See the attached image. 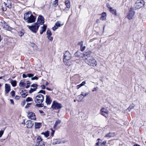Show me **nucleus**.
I'll list each match as a JSON object with an SVG mask.
<instances>
[{
    "label": "nucleus",
    "instance_id": "nucleus-17",
    "mask_svg": "<svg viewBox=\"0 0 146 146\" xmlns=\"http://www.w3.org/2000/svg\"><path fill=\"white\" fill-rule=\"evenodd\" d=\"M46 27V26L44 25H43L42 27H41V29L40 32V33L41 35H42L44 32L45 31Z\"/></svg>",
    "mask_w": 146,
    "mask_h": 146
},
{
    "label": "nucleus",
    "instance_id": "nucleus-49",
    "mask_svg": "<svg viewBox=\"0 0 146 146\" xmlns=\"http://www.w3.org/2000/svg\"><path fill=\"white\" fill-rule=\"evenodd\" d=\"M35 89H33L31 88L30 90L29 91V92L30 93H31L33 91H35Z\"/></svg>",
    "mask_w": 146,
    "mask_h": 146
},
{
    "label": "nucleus",
    "instance_id": "nucleus-50",
    "mask_svg": "<svg viewBox=\"0 0 146 146\" xmlns=\"http://www.w3.org/2000/svg\"><path fill=\"white\" fill-rule=\"evenodd\" d=\"M106 141H104L101 144L102 146H103V145H105V144L106 143Z\"/></svg>",
    "mask_w": 146,
    "mask_h": 146
},
{
    "label": "nucleus",
    "instance_id": "nucleus-8",
    "mask_svg": "<svg viewBox=\"0 0 146 146\" xmlns=\"http://www.w3.org/2000/svg\"><path fill=\"white\" fill-rule=\"evenodd\" d=\"M102 115L107 117L108 116L109 111L106 109L104 108H102L101 110Z\"/></svg>",
    "mask_w": 146,
    "mask_h": 146
},
{
    "label": "nucleus",
    "instance_id": "nucleus-64",
    "mask_svg": "<svg viewBox=\"0 0 146 146\" xmlns=\"http://www.w3.org/2000/svg\"><path fill=\"white\" fill-rule=\"evenodd\" d=\"M133 146H141L140 145H139L137 144H134Z\"/></svg>",
    "mask_w": 146,
    "mask_h": 146
},
{
    "label": "nucleus",
    "instance_id": "nucleus-27",
    "mask_svg": "<svg viewBox=\"0 0 146 146\" xmlns=\"http://www.w3.org/2000/svg\"><path fill=\"white\" fill-rule=\"evenodd\" d=\"M11 83L13 87H15L17 85V81L15 80H11Z\"/></svg>",
    "mask_w": 146,
    "mask_h": 146
},
{
    "label": "nucleus",
    "instance_id": "nucleus-7",
    "mask_svg": "<svg viewBox=\"0 0 146 146\" xmlns=\"http://www.w3.org/2000/svg\"><path fill=\"white\" fill-rule=\"evenodd\" d=\"M62 107L61 104L55 101H54L52 104L51 108L55 110H58L61 108Z\"/></svg>",
    "mask_w": 146,
    "mask_h": 146
},
{
    "label": "nucleus",
    "instance_id": "nucleus-3",
    "mask_svg": "<svg viewBox=\"0 0 146 146\" xmlns=\"http://www.w3.org/2000/svg\"><path fill=\"white\" fill-rule=\"evenodd\" d=\"M27 27L32 32L35 33L38 31L40 25L36 23L31 26L27 25Z\"/></svg>",
    "mask_w": 146,
    "mask_h": 146
},
{
    "label": "nucleus",
    "instance_id": "nucleus-47",
    "mask_svg": "<svg viewBox=\"0 0 146 146\" xmlns=\"http://www.w3.org/2000/svg\"><path fill=\"white\" fill-rule=\"evenodd\" d=\"M4 133L3 131H0V138L1 137Z\"/></svg>",
    "mask_w": 146,
    "mask_h": 146
},
{
    "label": "nucleus",
    "instance_id": "nucleus-51",
    "mask_svg": "<svg viewBox=\"0 0 146 146\" xmlns=\"http://www.w3.org/2000/svg\"><path fill=\"white\" fill-rule=\"evenodd\" d=\"M40 87L42 89H44L45 88V86L44 85H41Z\"/></svg>",
    "mask_w": 146,
    "mask_h": 146
},
{
    "label": "nucleus",
    "instance_id": "nucleus-22",
    "mask_svg": "<svg viewBox=\"0 0 146 146\" xmlns=\"http://www.w3.org/2000/svg\"><path fill=\"white\" fill-rule=\"evenodd\" d=\"M110 12H111L114 16L117 15L116 11L115 9H113L112 8L110 7Z\"/></svg>",
    "mask_w": 146,
    "mask_h": 146
},
{
    "label": "nucleus",
    "instance_id": "nucleus-25",
    "mask_svg": "<svg viewBox=\"0 0 146 146\" xmlns=\"http://www.w3.org/2000/svg\"><path fill=\"white\" fill-rule=\"evenodd\" d=\"M25 92L24 91L22 90L21 92H20L22 97L24 98H25L28 94L27 93Z\"/></svg>",
    "mask_w": 146,
    "mask_h": 146
},
{
    "label": "nucleus",
    "instance_id": "nucleus-44",
    "mask_svg": "<svg viewBox=\"0 0 146 146\" xmlns=\"http://www.w3.org/2000/svg\"><path fill=\"white\" fill-rule=\"evenodd\" d=\"M27 76L29 78H31L34 76V75L31 74H27Z\"/></svg>",
    "mask_w": 146,
    "mask_h": 146
},
{
    "label": "nucleus",
    "instance_id": "nucleus-13",
    "mask_svg": "<svg viewBox=\"0 0 146 146\" xmlns=\"http://www.w3.org/2000/svg\"><path fill=\"white\" fill-rule=\"evenodd\" d=\"M53 145H55L61 143L62 142L60 139H54L51 141Z\"/></svg>",
    "mask_w": 146,
    "mask_h": 146
},
{
    "label": "nucleus",
    "instance_id": "nucleus-33",
    "mask_svg": "<svg viewBox=\"0 0 146 146\" xmlns=\"http://www.w3.org/2000/svg\"><path fill=\"white\" fill-rule=\"evenodd\" d=\"M33 100L32 98L29 97H28L26 100V101L27 102L32 101Z\"/></svg>",
    "mask_w": 146,
    "mask_h": 146
},
{
    "label": "nucleus",
    "instance_id": "nucleus-23",
    "mask_svg": "<svg viewBox=\"0 0 146 146\" xmlns=\"http://www.w3.org/2000/svg\"><path fill=\"white\" fill-rule=\"evenodd\" d=\"M26 85V83H25L23 80H21L19 83V86L21 87H25Z\"/></svg>",
    "mask_w": 146,
    "mask_h": 146
},
{
    "label": "nucleus",
    "instance_id": "nucleus-14",
    "mask_svg": "<svg viewBox=\"0 0 146 146\" xmlns=\"http://www.w3.org/2000/svg\"><path fill=\"white\" fill-rule=\"evenodd\" d=\"M45 102L47 105H50L52 101L51 98L49 96L46 95V96Z\"/></svg>",
    "mask_w": 146,
    "mask_h": 146
},
{
    "label": "nucleus",
    "instance_id": "nucleus-56",
    "mask_svg": "<svg viewBox=\"0 0 146 146\" xmlns=\"http://www.w3.org/2000/svg\"><path fill=\"white\" fill-rule=\"evenodd\" d=\"M27 76V75H26L25 74H23V78H26Z\"/></svg>",
    "mask_w": 146,
    "mask_h": 146
},
{
    "label": "nucleus",
    "instance_id": "nucleus-26",
    "mask_svg": "<svg viewBox=\"0 0 146 146\" xmlns=\"http://www.w3.org/2000/svg\"><path fill=\"white\" fill-rule=\"evenodd\" d=\"M65 3L67 7L68 8H70V1L69 0H67L65 1Z\"/></svg>",
    "mask_w": 146,
    "mask_h": 146
},
{
    "label": "nucleus",
    "instance_id": "nucleus-32",
    "mask_svg": "<svg viewBox=\"0 0 146 146\" xmlns=\"http://www.w3.org/2000/svg\"><path fill=\"white\" fill-rule=\"evenodd\" d=\"M58 0H55L53 2V5L54 6L56 7L58 5Z\"/></svg>",
    "mask_w": 146,
    "mask_h": 146
},
{
    "label": "nucleus",
    "instance_id": "nucleus-19",
    "mask_svg": "<svg viewBox=\"0 0 146 146\" xmlns=\"http://www.w3.org/2000/svg\"><path fill=\"white\" fill-rule=\"evenodd\" d=\"M91 52L89 50L86 51V52L83 54V58L85 57L86 56L88 57L91 54Z\"/></svg>",
    "mask_w": 146,
    "mask_h": 146
},
{
    "label": "nucleus",
    "instance_id": "nucleus-48",
    "mask_svg": "<svg viewBox=\"0 0 146 146\" xmlns=\"http://www.w3.org/2000/svg\"><path fill=\"white\" fill-rule=\"evenodd\" d=\"M58 28L57 27H56V26L55 25L54 26V27H52V29L53 31H55Z\"/></svg>",
    "mask_w": 146,
    "mask_h": 146
},
{
    "label": "nucleus",
    "instance_id": "nucleus-61",
    "mask_svg": "<svg viewBox=\"0 0 146 146\" xmlns=\"http://www.w3.org/2000/svg\"><path fill=\"white\" fill-rule=\"evenodd\" d=\"M97 88H94V89L92 90L93 92H94L95 91H96L97 90Z\"/></svg>",
    "mask_w": 146,
    "mask_h": 146
},
{
    "label": "nucleus",
    "instance_id": "nucleus-6",
    "mask_svg": "<svg viewBox=\"0 0 146 146\" xmlns=\"http://www.w3.org/2000/svg\"><path fill=\"white\" fill-rule=\"evenodd\" d=\"M71 57V54L69 51H66L64 54V62L65 63H67V61L69 60Z\"/></svg>",
    "mask_w": 146,
    "mask_h": 146
},
{
    "label": "nucleus",
    "instance_id": "nucleus-16",
    "mask_svg": "<svg viewBox=\"0 0 146 146\" xmlns=\"http://www.w3.org/2000/svg\"><path fill=\"white\" fill-rule=\"evenodd\" d=\"M43 143V144H45V143L42 141L41 137L38 136L37 139L36 144H39L40 143Z\"/></svg>",
    "mask_w": 146,
    "mask_h": 146
},
{
    "label": "nucleus",
    "instance_id": "nucleus-28",
    "mask_svg": "<svg viewBox=\"0 0 146 146\" xmlns=\"http://www.w3.org/2000/svg\"><path fill=\"white\" fill-rule=\"evenodd\" d=\"M61 122V121L60 120H57L55 122V124L54 126V128H55L56 127V126L60 123Z\"/></svg>",
    "mask_w": 146,
    "mask_h": 146
},
{
    "label": "nucleus",
    "instance_id": "nucleus-37",
    "mask_svg": "<svg viewBox=\"0 0 146 146\" xmlns=\"http://www.w3.org/2000/svg\"><path fill=\"white\" fill-rule=\"evenodd\" d=\"M24 31H22L20 32L19 33V35L21 37L23 35H24Z\"/></svg>",
    "mask_w": 146,
    "mask_h": 146
},
{
    "label": "nucleus",
    "instance_id": "nucleus-18",
    "mask_svg": "<svg viewBox=\"0 0 146 146\" xmlns=\"http://www.w3.org/2000/svg\"><path fill=\"white\" fill-rule=\"evenodd\" d=\"M74 55L76 56L83 58V54L81 53V52L78 51H77L75 52Z\"/></svg>",
    "mask_w": 146,
    "mask_h": 146
},
{
    "label": "nucleus",
    "instance_id": "nucleus-53",
    "mask_svg": "<svg viewBox=\"0 0 146 146\" xmlns=\"http://www.w3.org/2000/svg\"><path fill=\"white\" fill-rule=\"evenodd\" d=\"M81 86H81V84H80L76 86V88L77 89H78Z\"/></svg>",
    "mask_w": 146,
    "mask_h": 146
},
{
    "label": "nucleus",
    "instance_id": "nucleus-42",
    "mask_svg": "<svg viewBox=\"0 0 146 146\" xmlns=\"http://www.w3.org/2000/svg\"><path fill=\"white\" fill-rule=\"evenodd\" d=\"M31 86L35 88V89L37 88V85L36 84H33L31 85Z\"/></svg>",
    "mask_w": 146,
    "mask_h": 146
},
{
    "label": "nucleus",
    "instance_id": "nucleus-41",
    "mask_svg": "<svg viewBox=\"0 0 146 146\" xmlns=\"http://www.w3.org/2000/svg\"><path fill=\"white\" fill-rule=\"evenodd\" d=\"M38 79V77L36 76H35V77H32L31 78V80H37Z\"/></svg>",
    "mask_w": 146,
    "mask_h": 146
},
{
    "label": "nucleus",
    "instance_id": "nucleus-2",
    "mask_svg": "<svg viewBox=\"0 0 146 146\" xmlns=\"http://www.w3.org/2000/svg\"><path fill=\"white\" fill-rule=\"evenodd\" d=\"M44 100V96L42 94H39L37 96L35 100V101L36 104L35 106L38 107H42L43 106V104L42 103Z\"/></svg>",
    "mask_w": 146,
    "mask_h": 146
},
{
    "label": "nucleus",
    "instance_id": "nucleus-54",
    "mask_svg": "<svg viewBox=\"0 0 146 146\" xmlns=\"http://www.w3.org/2000/svg\"><path fill=\"white\" fill-rule=\"evenodd\" d=\"M31 104L30 103H28L26 106L25 108H28L29 107L30 105Z\"/></svg>",
    "mask_w": 146,
    "mask_h": 146
},
{
    "label": "nucleus",
    "instance_id": "nucleus-45",
    "mask_svg": "<svg viewBox=\"0 0 146 146\" xmlns=\"http://www.w3.org/2000/svg\"><path fill=\"white\" fill-rule=\"evenodd\" d=\"M47 37L49 40H50V41L52 40L53 38L51 36H47Z\"/></svg>",
    "mask_w": 146,
    "mask_h": 146
},
{
    "label": "nucleus",
    "instance_id": "nucleus-29",
    "mask_svg": "<svg viewBox=\"0 0 146 146\" xmlns=\"http://www.w3.org/2000/svg\"><path fill=\"white\" fill-rule=\"evenodd\" d=\"M60 23L61 22L60 21H58L55 23V25L56 26V27L58 28V27H60L61 26Z\"/></svg>",
    "mask_w": 146,
    "mask_h": 146
},
{
    "label": "nucleus",
    "instance_id": "nucleus-59",
    "mask_svg": "<svg viewBox=\"0 0 146 146\" xmlns=\"http://www.w3.org/2000/svg\"><path fill=\"white\" fill-rule=\"evenodd\" d=\"M100 143L99 142V141H98V142H97L95 145L94 146H99V143Z\"/></svg>",
    "mask_w": 146,
    "mask_h": 146
},
{
    "label": "nucleus",
    "instance_id": "nucleus-1",
    "mask_svg": "<svg viewBox=\"0 0 146 146\" xmlns=\"http://www.w3.org/2000/svg\"><path fill=\"white\" fill-rule=\"evenodd\" d=\"M24 19L28 23H32L35 22L36 18L30 11H28L24 15Z\"/></svg>",
    "mask_w": 146,
    "mask_h": 146
},
{
    "label": "nucleus",
    "instance_id": "nucleus-34",
    "mask_svg": "<svg viewBox=\"0 0 146 146\" xmlns=\"http://www.w3.org/2000/svg\"><path fill=\"white\" fill-rule=\"evenodd\" d=\"M86 47L85 46H82L81 47H80V49L81 51H84L86 49Z\"/></svg>",
    "mask_w": 146,
    "mask_h": 146
},
{
    "label": "nucleus",
    "instance_id": "nucleus-20",
    "mask_svg": "<svg viewBox=\"0 0 146 146\" xmlns=\"http://www.w3.org/2000/svg\"><path fill=\"white\" fill-rule=\"evenodd\" d=\"M42 126L41 123L35 122V127L36 129H39Z\"/></svg>",
    "mask_w": 146,
    "mask_h": 146
},
{
    "label": "nucleus",
    "instance_id": "nucleus-52",
    "mask_svg": "<svg viewBox=\"0 0 146 146\" xmlns=\"http://www.w3.org/2000/svg\"><path fill=\"white\" fill-rule=\"evenodd\" d=\"M86 84V82L85 81H83V82L82 83L80 84L82 86H84Z\"/></svg>",
    "mask_w": 146,
    "mask_h": 146
},
{
    "label": "nucleus",
    "instance_id": "nucleus-9",
    "mask_svg": "<svg viewBox=\"0 0 146 146\" xmlns=\"http://www.w3.org/2000/svg\"><path fill=\"white\" fill-rule=\"evenodd\" d=\"M44 23V18L41 16H39L37 19V22L36 23L38 25H42Z\"/></svg>",
    "mask_w": 146,
    "mask_h": 146
},
{
    "label": "nucleus",
    "instance_id": "nucleus-4",
    "mask_svg": "<svg viewBox=\"0 0 146 146\" xmlns=\"http://www.w3.org/2000/svg\"><path fill=\"white\" fill-rule=\"evenodd\" d=\"M145 1L143 0H137L135 3V10L139 9L144 6Z\"/></svg>",
    "mask_w": 146,
    "mask_h": 146
},
{
    "label": "nucleus",
    "instance_id": "nucleus-10",
    "mask_svg": "<svg viewBox=\"0 0 146 146\" xmlns=\"http://www.w3.org/2000/svg\"><path fill=\"white\" fill-rule=\"evenodd\" d=\"M27 116L29 119L34 120H36V119L35 115L33 112L29 113L28 114Z\"/></svg>",
    "mask_w": 146,
    "mask_h": 146
},
{
    "label": "nucleus",
    "instance_id": "nucleus-24",
    "mask_svg": "<svg viewBox=\"0 0 146 146\" xmlns=\"http://www.w3.org/2000/svg\"><path fill=\"white\" fill-rule=\"evenodd\" d=\"M106 13L105 12L101 14V16L100 19L104 20L106 19Z\"/></svg>",
    "mask_w": 146,
    "mask_h": 146
},
{
    "label": "nucleus",
    "instance_id": "nucleus-40",
    "mask_svg": "<svg viewBox=\"0 0 146 146\" xmlns=\"http://www.w3.org/2000/svg\"><path fill=\"white\" fill-rule=\"evenodd\" d=\"M45 144H43V143H40L39 144H36L35 146H45Z\"/></svg>",
    "mask_w": 146,
    "mask_h": 146
},
{
    "label": "nucleus",
    "instance_id": "nucleus-12",
    "mask_svg": "<svg viewBox=\"0 0 146 146\" xmlns=\"http://www.w3.org/2000/svg\"><path fill=\"white\" fill-rule=\"evenodd\" d=\"M5 94H7L11 90L10 85L9 84H5Z\"/></svg>",
    "mask_w": 146,
    "mask_h": 146
},
{
    "label": "nucleus",
    "instance_id": "nucleus-11",
    "mask_svg": "<svg viewBox=\"0 0 146 146\" xmlns=\"http://www.w3.org/2000/svg\"><path fill=\"white\" fill-rule=\"evenodd\" d=\"M27 127L28 128H31L34 125V123L30 120H27L26 122Z\"/></svg>",
    "mask_w": 146,
    "mask_h": 146
},
{
    "label": "nucleus",
    "instance_id": "nucleus-46",
    "mask_svg": "<svg viewBox=\"0 0 146 146\" xmlns=\"http://www.w3.org/2000/svg\"><path fill=\"white\" fill-rule=\"evenodd\" d=\"M51 129L52 131V132L51 133V136H53L54 134V133L55 131L54 130H53L52 129Z\"/></svg>",
    "mask_w": 146,
    "mask_h": 146
},
{
    "label": "nucleus",
    "instance_id": "nucleus-30",
    "mask_svg": "<svg viewBox=\"0 0 146 146\" xmlns=\"http://www.w3.org/2000/svg\"><path fill=\"white\" fill-rule=\"evenodd\" d=\"M46 34L47 35V36H51L52 35V33L51 32V31L48 30L46 32Z\"/></svg>",
    "mask_w": 146,
    "mask_h": 146
},
{
    "label": "nucleus",
    "instance_id": "nucleus-15",
    "mask_svg": "<svg viewBox=\"0 0 146 146\" xmlns=\"http://www.w3.org/2000/svg\"><path fill=\"white\" fill-rule=\"evenodd\" d=\"M3 4L6 7L10 8L12 6V4L10 1L7 0V2H5Z\"/></svg>",
    "mask_w": 146,
    "mask_h": 146
},
{
    "label": "nucleus",
    "instance_id": "nucleus-39",
    "mask_svg": "<svg viewBox=\"0 0 146 146\" xmlns=\"http://www.w3.org/2000/svg\"><path fill=\"white\" fill-rule=\"evenodd\" d=\"M83 41H81L80 42H79L78 43V45H80V47H81L83 45Z\"/></svg>",
    "mask_w": 146,
    "mask_h": 146
},
{
    "label": "nucleus",
    "instance_id": "nucleus-63",
    "mask_svg": "<svg viewBox=\"0 0 146 146\" xmlns=\"http://www.w3.org/2000/svg\"><path fill=\"white\" fill-rule=\"evenodd\" d=\"M30 86L29 84H27V85L26 86V88H28Z\"/></svg>",
    "mask_w": 146,
    "mask_h": 146
},
{
    "label": "nucleus",
    "instance_id": "nucleus-35",
    "mask_svg": "<svg viewBox=\"0 0 146 146\" xmlns=\"http://www.w3.org/2000/svg\"><path fill=\"white\" fill-rule=\"evenodd\" d=\"M134 106H130L126 110V111H127V110H128L129 111H130L132 108H134Z\"/></svg>",
    "mask_w": 146,
    "mask_h": 146
},
{
    "label": "nucleus",
    "instance_id": "nucleus-31",
    "mask_svg": "<svg viewBox=\"0 0 146 146\" xmlns=\"http://www.w3.org/2000/svg\"><path fill=\"white\" fill-rule=\"evenodd\" d=\"M5 29L9 31H11L13 29L12 28L8 25H6V26L5 27Z\"/></svg>",
    "mask_w": 146,
    "mask_h": 146
},
{
    "label": "nucleus",
    "instance_id": "nucleus-62",
    "mask_svg": "<svg viewBox=\"0 0 146 146\" xmlns=\"http://www.w3.org/2000/svg\"><path fill=\"white\" fill-rule=\"evenodd\" d=\"M115 135V134L114 133H113V134L111 135H110V137H113V136H114Z\"/></svg>",
    "mask_w": 146,
    "mask_h": 146
},
{
    "label": "nucleus",
    "instance_id": "nucleus-57",
    "mask_svg": "<svg viewBox=\"0 0 146 146\" xmlns=\"http://www.w3.org/2000/svg\"><path fill=\"white\" fill-rule=\"evenodd\" d=\"M92 64H95L96 61L94 59H93L92 60Z\"/></svg>",
    "mask_w": 146,
    "mask_h": 146
},
{
    "label": "nucleus",
    "instance_id": "nucleus-58",
    "mask_svg": "<svg viewBox=\"0 0 146 146\" xmlns=\"http://www.w3.org/2000/svg\"><path fill=\"white\" fill-rule=\"evenodd\" d=\"M10 101L11 102V103L13 104H14V102L13 100L10 99Z\"/></svg>",
    "mask_w": 146,
    "mask_h": 146
},
{
    "label": "nucleus",
    "instance_id": "nucleus-38",
    "mask_svg": "<svg viewBox=\"0 0 146 146\" xmlns=\"http://www.w3.org/2000/svg\"><path fill=\"white\" fill-rule=\"evenodd\" d=\"M11 94L12 97L14 96L15 94V91L13 90L12 91L11 93Z\"/></svg>",
    "mask_w": 146,
    "mask_h": 146
},
{
    "label": "nucleus",
    "instance_id": "nucleus-55",
    "mask_svg": "<svg viewBox=\"0 0 146 146\" xmlns=\"http://www.w3.org/2000/svg\"><path fill=\"white\" fill-rule=\"evenodd\" d=\"M20 98V97L19 96H16L15 97V98L17 100H19Z\"/></svg>",
    "mask_w": 146,
    "mask_h": 146
},
{
    "label": "nucleus",
    "instance_id": "nucleus-21",
    "mask_svg": "<svg viewBox=\"0 0 146 146\" xmlns=\"http://www.w3.org/2000/svg\"><path fill=\"white\" fill-rule=\"evenodd\" d=\"M41 134L43 135L45 137L47 138L49 136V132L48 131H47L45 132H43Z\"/></svg>",
    "mask_w": 146,
    "mask_h": 146
},
{
    "label": "nucleus",
    "instance_id": "nucleus-5",
    "mask_svg": "<svg viewBox=\"0 0 146 146\" xmlns=\"http://www.w3.org/2000/svg\"><path fill=\"white\" fill-rule=\"evenodd\" d=\"M135 13V12L134 10L133 7H131L129 9L128 14L127 17L129 20L132 19Z\"/></svg>",
    "mask_w": 146,
    "mask_h": 146
},
{
    "label": "nucleus",
    "instance_id": "nucleus-60",
    "mask_svg": "<svg viewBox=\"0 0 146 146\" xmlns=\"http://www.w3.org/2000/svg\"><path fill=\"white\" fill-rule=\"evenodd\" d=\"M110 137V135L109 133H108L107 135L105 136V137Z\"/></svg>",
    "mask_w": 146,
    "mask_h": 146
},
{
    "label": "nucleus",
    "instance_id": "nucleus-43",
    "mask_svg": "<svg viewBox=\"0 0 146 146\" xmlns=\"http://www.w3.org/2000/svg\"><path fill=\"white\" fill-rule=\"evenodd\" d=\"M38 93H41L44 94H45V92L44 90H40L39 91Z\"/></svg>",
    "mask_w": 146,
    "mask_h": 146
},
{
    "label": "nucleus",
    "instance_id": "nucleus-36",
    "mask_svg": "<svg viewBox=\"0 0 146 146\" xmlns=\"http://www.w3.org/2000/svg\"><path fill=\"white\" fill-rule=\"evenodd\" d=\"M88 94L87 93H86L85 94H84V93L83 92H82L81 94L79 96H83L84 97H85L86 95H87Z\"/></svg>",
    "mask_w": 146,
    "mask_h": 146
}]
</instances>
